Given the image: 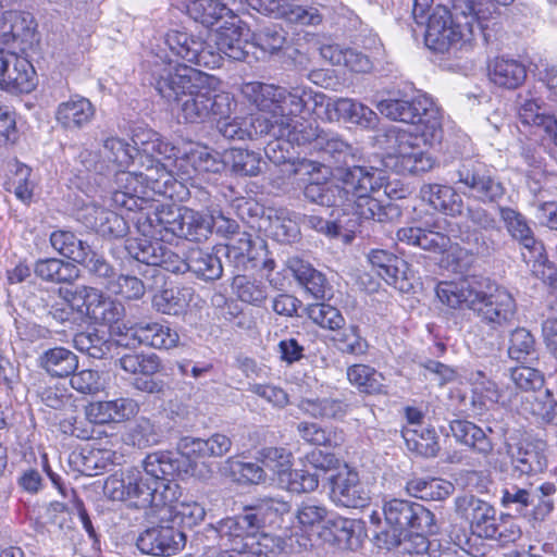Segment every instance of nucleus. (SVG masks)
I'll return each mask as SVG.
<instances>
[{
	"mask_svg": "<svg viewBox=\"0 0 557 557\" xmlns=\"http://www.w3.org/2000/svg\"><path fill=\"white\" fill-rule=\"evenodd\" d=\"M151 78L162 98L177 102L180 115L187 123L227 117L235 106L230 92L218 90L210 85L208 76L186 64L157 57Z\"/></svg>",
	"mask_w": 557,
	"mask_h": 557,
	"instance_id": "nucleus-1",
	"label": "nucleus"
},
{
	"mask_svg": "<svg viewBox=\"0 0 557 557\" xmlns=\"http://www.w3.org/2000/svg\"><path fill=\"white\" fill-rule=\"evenodd\" d=\"M438 299L453 309H469L492 330L507 326L517 312L516 300L504 287L488 285L483 289L475 276L437 284Z\"/></svg>",
	"mask_w": 557,
	"mask_h": 557,
	"instance_id": "nucleus-2",
	"label": "nucleus"
},
{
	"mask_svg": "<svg viewBox=\"0 0 557 557\" xmlns=\"http://www.w3.org/2000/svg\"><path fill=\"white\" fill-rule=\"evenodd\" d=\"M472 3L469 13L462 12L455 17L446 8L438 7L430 15L425 30V45L441 53H454L469 51L472 48L476 33L484 36L487 41L490 34V21L485 20L482 9L484 2L509 5L513 0H470Z\"/></svg>",
	"mask_w": 557,
	"mask_h": 557,
	"instance_id": "nucleus-3",
	"label": "nucleus"
},
{
	"mask_svg": "<svg viewBox=\"0 0 557 557\" xmlns=\"http://www.w3.org/2000/svg\"><path fill=\"white\" fill-rule=\"evenodd\" d=\"M240 94L259 111L270 113L267 120L286 119L289 126L299 125L305 114L310 111V103L323 104L325 96L314 92L311 88L296 86L290 89L262 82L242 84Z\"/></svg>",
	"mask_w": 557,
	"mask_h": 557,
	"instance_id": "nucleus-4",
	"label": "nucleus"
},
{
	"mask_svg": "<svg viewBox=\"0 0 557 557\" xmlns=\"http://www.w3.org/2000/svg\"><path fill=\"white\" fill-rule=\"evenodd\" d=\"M228 117L230 115L223 119H215V121H218V129L220 134L227 139H256L264 135H269L276 139L274 143L268 145L265 154L275 165L282 166L281 171L284 175L292 176L310 174L317 170L313 162L306 159L292 161L289 157L282 152L284 149V137L288 134V132H286V119L278 117V120H267L260 114L251 117L249 123H247L236 119L228 120Z\"/></svg>",
	"mask_w": 557,
	"mask_h": 557,
	"instance_id": "nucleus-5",
	"label": "nucleus"
},
{
	"mask_svg": "<svg viewBox=\"0 0 557 557\" xmlns=\"http://www.w3.org/2000/svg\"><path fill=\"white\" fill-rule=\"evenodd\" d=\"M140 165L145 169L144 172L122 169L113 173L115 188L112 191V202L116 207L140 212L141 202L153 195L173 198L177 181L166 165L162 162L153 164V160H148V164L141 161Z\"/></svg>",
	"mask_w": 557,
	"mask_h": 557,
	"instance_id": "nucleus-6",
	"label": "nucleus"
},
{
	"mask_svg": "<svg viewBox=\"0 0 557 557\" xmlns=\"http://www.w3.org/2000/svg\"><path fill=\"white\" fill-rule=\"evenodd\" d=\"M339 182L344 184L345 197L339 210L358 220L384 222L386 208L373 197L385 184L382 171L373 166H352L341 171Z\"/></svg>",
	"mask_w": 557,
	"mask_h": 557,
	"instance_id": "nucleus-7",
	"label": "nucleus"
},
{
	"mask_svg": "<svg viewBox=\"0 0 557 557\" xmlns=\"http://www.w3.org/2000/svg\"><path fill=\"white\" fill-rule=\"evenodd\" d=\"M377 111L392 121L410 124L416 137H421L423 146H432L442 139V113L428 95H418L411 100L383 99L376 104Z\"/></svg>",
	"mask_w": 557,
	"mask_h": 557,
	"instance_id": "nucleus-8",
	"label": "nucleus"
},
{
	"mask_svg": "<svg viewBox=\"0 0 557 557\" xmlns=\"http://www.w3.org/2000/svg\"><path fill=\"white\" fill-rule=\"evenodd\" d=\"M103 492L112 500L128 502L131 506L143 509L161 508L173 503V487L162 490L139 467L127 469L121 476L110 475Z\"/></svg>",
	"mask_w": 557,
	"mask_h": 557,
	"instance_id": "nucleus-9",
	"label": "nucleus"
},
{
	"mask_svg": "<svg viewBox=\"0 0 557 557\" xmlns=\"http://www.w3.org/2000/svg\"><path fill=\"white\" fill-rule=\"evenodd\" d=\"M286 127L288 134L284 137V145L311 144L313 149L322 152L324 159L336 168L338 180L342 170L354 166L349 163L356 161L359 151L338 135L313 128L305 117L299 125L289 126L287 123Z\"/></svg>",
	"mask_w": 557,
	"mask_h": 557,
	"instance_id": "nucleus-10",
	"label": "nucleus"
},
{
	"mask_svg": "<svg viewBox=\"0 0 557 557\" xmlns=\"http://www.w3.org/2000/svg\"><path fill=\"white\" fill-rule=\"evenodd\" d=\"M455 174L457 178L454 183L469 199L484 205L497 203L506 194L499 177L482 162L466 160L459 164Z\"/></svg>",
	"mask_w": 557,
	"mask_h": 557,
	"instance_id": "nucleus-11",
	"label": "nucleus"
},
{
	"mask_svg": "<svg viewBox=\"0 0 557 557\" xmlns=\"http://www.w3.org/2000/svg\"><path fill=\"white\" fill-rule=\"evenodd\" d=\"M134 152L135 148L125 139L111 136L103 140L98 152L87 149L81 151L78 160L88 172L109 175L128 169L134 162Z\"/></svg>",
	"mask_w": 557,
	"mask_h": 557,
	"instance_id": "nucleus-12",
	"label": "nucleus"
},
{
	"mask_svg": "<svg viewBox=\"0 0 557 557\" xmlns=\"http://www.w3.org/2000/svg\"><path fill=\"white\" fill-rule=\"evenodd\" d=\"M397 146L393 154L388 157L387 165L399 174H421L431 171L436 159L425 150L421 137L414 133L399 132L396 135Z\"/></svg>",
	"mask_w": 557,
	"mask_h": 557,
	"instance_id": "nucleus-13",
	"label": "nucleus"
},
{
	"mask_svg": "<svg viewBox=\"0 0 557 557\" xmlns=\"http://www.w3.org/2000/svg\"><path fill=\"white\" fill-rule=\"evenodd\" d=\"M136 545L143 554L173 556L186 545V534L163 512L160 522L143 531Z\"/></svg>",
	"mask_w": 557,
	"mask_h": 557,
	"instance_id": "nucleus-14",
	"label": "nucleus"
},
{
	"mask_svg": "<svg viewBox=\"0 0 557 557\" xmlns=\"http://www.w3.org/2000/svg\"><path fill=\"white\" fill-rule=\"evenodd\" d=\"M262 519L256 512H246L236 517H228L211 524L207 529V537L216 540L218 547L238 552L243 549L248 536L259 530Z\"/></svg>",
	"mask_w": 557,
	"mask_h": 557,
	"instance_id": "nucleus-15",
	"label": "nucleus"
},
{
	"mask_svg": "<svg viewBox=\"0 0 557 557\" xmlns=\"http://www.w3.org/2000/svg\"><path fill=\"white\" fill-rule=\"evenodd\" d=\"M385 521L388 527L407 532L409 528L436 533L433 512L423 505L404 499H392L384 505Z\"/></svg>",
	"mask_w": 557,
	"mask_h": 557,
	"instance_id": "nucleus-16",
	"label": "nucleus"
},
{
	"mask_svg": "<svg viewBox=\"0 0 557 557\" xmlns=\"http://www.w3.org/2000/svg\"><path fill=\"white\" fill-rule=\"evenodd\" d=\"M454 504L456 515L469 523L474 535L485 540L494 536L499 517L492 504L472 494L457 496Z\"/></svg>",
	"mask_w": 557,
	"mask_h": 557,
	"instance_id": "nucleus-17",
	"label": "nucleus"
},
{
	"mask_svg": "<svg viewBox=\"0 0 557 557\" xmlns=\"http://www.w3.org/2000/svg\"><path fill=\"white\" fill-rule=\"evenodd\" d=\"M165 44L173 54L187 63L207 69L221 65L219 52L199 37L181 30H170L165 35Z\"/></svg>",
	"mask_w": 557,
	"mask_h": 557,
	"instance_id": "nucleus-18",
	"label": "nucleus"
},
{
	"mask_svg": "<svg viewBox=\"0 0 557 557\" xmlns=\"http://www.w3.org/2000/svg\"><path fill=\"white\" fill-rule=\"evenodd\" d=\"M34 65L15 52L0 49V88L10 94H28L37 86Z\"/></svg>",
	"mask_w": 557,
	"mask_h": 557,
	"instance_id": "nucleus-19",
	"label": "nucleus"
},
{
	"mask_svg": "<svg viewBox=\"0 0 557 557\" xmlns=\"http://www.w3.org/2000/svg\"><path fill=\"white\" fill-rule=\"evenodd\" d=\"M451 223L445 218L434 220L426 228L420 226L400 227L396 237L399 243L431 252H444L450 245Z\"/></svg>",
	"mask_w": 557,
	"mask_h": 557,
	"instance_id": "nucleus-20",
	"label": "nucleus"
},
{
	"mask_svg": "<svg viewBox=\"0 0 557 557\" xmlns=\"http://www.w3.org/2000/svg\"><path fill=\"white\" fill-rule=\"evenodd\" d=\"M183 207L156 206L152 211L138 212L136 225L143 236L171 242L177 237Z\"/></svg>",
	"mask_w": 557,
	"mask_h": 557,
	"instance_id": "nucleus-21",
	"label": "nucleus"
},
{
	"mask_svg": "<svg viewBox=\"0 0 557 557\" xmlns=\"http://www.w3.org/2000/svg\"><path fill=\"white\" fill-rule=\"evenodd\" d=\"M74 298L82 300L84 313L91 321L120 331L119 323L125 315V308L120 301L104 297L97 288L85 285L76 287Z\"/></svg>",
	"mask_w": 557,
	"mask_h": 557,
	"instance_id": "nucleus-22",
	"label": "nucleus"
},
{
	"mask_svg": "<svg viewBox=\"0 0 557 557\" xmlns=\"http://www.w3.org/2000/svg\"><path fill=\"white\" fill-rule=\"evenodd\" d=\"M187 458L176 457L169 450H157L148 454L141 461L140 470L147 476L164 490L166 486L173 487V502L177 498L178 485L174 482L176 476L187 473Z\"/></svg>",
	"mask_w": 557,
	"mask_h": 557,
	"instance_id": "nucleus-23",
	"label": "nucleus"
},
{
	"mask_svg": "<svg viewBox=\"0 0 557 557\" xmlns=\"http://www.w3.org/2000/svg\"><path fill=\"white\" fill-rule=\"evenodd\" d=\"M332 502L346 508H363L370 502V492L361 483L356 470L344 466L329 478Z\"/></svg>",
	"mask_w": 557,
	"mask_h": 557,
	"instance_id": "nucleus-24",
	"label": "nucleus"
},
{
	"mask_svg": "<svg viewBox=\"0 0 557 557\" xmlns=\"http://www.w3.org/2000/svg\"><path fill=\"white\" fill-rule=\"evenodd\" d=\"M320 536L323 541L338 549H358L364 536L363 522L358 519L335 517L326 521Z\"/></svg>",
	"mask_w": 557,
	"mask_h": 557,
	"instance_id": "nucleus-25",
	"label": "nucleus"
},
{
	"mask_svg": "<svg viewBox=\"0 0 557 557\" xmlns=\"http://www.w3.org/2000/svg\"><path fill=\"white\" fill-rule=\"evenodd\" d=\"M36 22L28 12L5 11L0 22V41L4 45L18 44L26 51L35 40Z\"/></svg>",
	"mask_w": 557,
	"mask_h": 557,
	"instance_id": "nucleus-26",
	"label": "nucleus"
},
{
	"mask_svg": "<svg viewBox=\"0 0 557 557\" xmlns=\"http://www.w3.org/2000/svg\"><path fill=\"white\" fill-rule=\"evenodd\" d=\"M77 220L102 236L122 237L128 230L124 218L96 203L84 205Z\"/></svg>",
	"mask_w": 557,
	"mask_h": 557,
	"instance_id": "nucleus-27",
	"label": "nucleus"
},
{
	"mask_svg": "<svg viewBox=\"0 0 557 557\" xmlns=\"http://www.w3.org/2000/svg\"><path fill=\"white\" fill-rule=\"evenodd\" d=\"M225 163L208 147L194 145L177 160V169L182 172V180H191L196 175L220 173Z\"/></svg>",
	"mask_w": 557,
	"mask_h": 557,
	"instance_id": "nucleus-28",
	"label": "nucleus"
},
{
	"mask_svg": "<svg viewBox=\"0 0 557 557\" xmlns=\"http://www.w3.org/2000/svg\"><path fill=\"white\" fill-rule=\"evenodd\" d=\"M96 109L89 99L75 95L58 104L54 111L57 124L69 132H77L91 123Z\"/></svg>",
	"mask_w": 557,
	"mask_h": 557,
	"instance_id": "nucleus-29",
	"label": "nucleus"
},
{
	"mask_svg": "<svg viewBox=\"0 0 557 557\" xmlns=\"http://www.w3.org/2000/svg\"><path fill=\"white\" fill-rule=\"evenodd\" d=\"M126 335L138 341L139 344L152 347L154 349H171L178 345L180 335L171 329L169 324L161 322H138L126 327Z\"/></svg>",
	"mask_w": 557,
	"mask_h": 557,
	"instance_id": "nucleus-30",
	"label": "nucleus"
},
{
	"mask_svg": "<svg viewBox=\"0 0 557 557\" xmlns=\"http://www.w3.org/2000/svg\"><path fill=\"white\" fill-rule=\"evenodd\" d=\"M243 30L235 24V18L232 22L226 21L211 35V40L215 45L214 51L235 61H246L249 54L248 48L252 45L243 38Z\"/></svg>",
	"mask_w": 557,
	"mask_h": 557,
	"instance_id": "nucleus-31",
	"label": "nucleus"
},
{
	"mask_svg": "<svg viewBox=\"0 0 557 557\" xmlns=\"http://www.w3.org/2000/svg\"><path fill=\"white\" fill-rule=\"evenodd\" d=\"M421 200L449 216H459L463 211V200L457 190L449 185L429 183L420 187Z\"/></svg>",
	"mask_w": 557,
	"mask_h": 557,
	"instance_id": "nucleus-32",
	"label": "nucleus"
},
{
	"mask_svg": "<svg viewBox=\"0 0 557 557\" xmlns=\"http://www.w3.org/2000/svg\"><path fill=\"white\" fill-rule=\"evenodd\" d=\"M120 456L106 448H82L70 455L69 461L73 469L86 476H95L117 462Z\"/></svg>",
	"mask_w": 557,
	"mask_h": 557,
	"instance_id": "nucleus-33",
	"label": "nucleus"
},
{
	"mask_svg": "<svg viewBox=\"0 0 557 557\" xmlns=\"http://www.w3.org/2000/svg\"><path fill=\"white\" fill-rule=\"evenodd\" d=\"M132 141L134 144L132 147L139 154L140 162L144 161L146 164L148 160H153V164H157L161 162L159 158L170 159L174 154L175 148L151 128H135Z\"/></svg>",
	"mask_w": 557,
	"mask_h": 557,
	"instance_id": "nucleus-34",
	"label": "nucleus"
},
{
	"mask_svg": "<svg viewBox=\"0 0 557 557\" xmlns=\"http://www.w3.org/2000/svg\"><path fill=\"white\" fill-rule=\"evenodd\" d=\"M487 73L494 85L505 89H516L524 83L528 71L519 60L497 57L490 61Z\"/></svg>",
	"mask_w": 557,
	"mask_h": 557,
	"instance_id": "nucleus-35",
	"label": "nucleus"
},
{
	"mask_svg": "<svg viewBox=\"0 0 557 557\" xmlns=\"http://www.w3.org/2000/svg\"><path fill=\"white\" fill-rule=\"evenodd\" d=\"M456 442L469 447L475 454L487 458L494 450V444L486 432L468 420H454L449 424Z\"/></svg>",
	"mask_w": 557,
	"mask_h": 557,
	"instance_id": "nucleus-36",
	"label": "nucleus"
},
{
	"mask_svg": "<svg viewBox=\"0 0 557 557\" xmlns=\"http://www.w3.org/2000/svg\"><path fill=\"white\" fill-rule=\"evenodd\" d=\"M499 212L511 237L519 242V244L530 252L532 258L541 256L543 245L535 239L527 219L520 212L511 208H500Z\"/></svg>",
	"mask_w": 557,
	"mask_h": 557,
	"instance_id": "nucleus-37",
	"label": "nucleus"
},
{
	"mask_svg": "<svg viewBox=\"0 0 557 557\" xmlns=\"http://www.w3.org/2000/svg\"><path fill=\"white\" fill-rule=\"evenodd\" d=\"M507 454L510 459L511 475H534L547 467L545 455L532 445L509 446Z\"/></svg>",
	"mask_w": 557,
	"mask_h": 557,
	"instance_id": "nucleus-38",
	"label": "nucleus"
},
{
	"mask_svg": "<svg viewBox=\"0 0 557 557\" xmlns=\"http://www.w3.org/2000/svg\"><path fill=\"white\" fill-rule=\"evenodd\" d=\"M368 260L377 275L388 285L398 287L399 280L405 278L407 262L396 255L384 249H372L368 253Z\"/></svg>",
	"mask_w": 557,
	"mask_h": 557,
	"instance_id": "nucleus-39",
	"label": "nucleus"
},
{
	"mask_svg": "<svg viewBox=\"0 0 557 557\" xmlns=\"http://www.w3.org/2000/svg\"><path fill=\"white\" fill-rule=\"evenodd\" d=\"M231 446V438L220 433H215L207 440L187 436L180 443V448L186 456L199 458L222 457L230 451Z\"/></svg>",
	"mask_w": 557,
	"mask_h": 557,
	"instance_id": "nucleus-40",
	"label": "nucleus"
},
{
	"mask_svg": "<svg viewBox=\"0 0 557 557\" xmlns=\"http://www.w3.org/2000/svg\"><path fill=\"white\" fill-rule=\"evenodd\" d=\"M287 268L292 271L297 282L302 285L315 299H323L326 295L325 276L312 268L309 262L295 256L287 260Z\"/></svg>",
	"mask_w": 557,
	"mask_h": 557,
	"instance_id": "nucleus-41",
	"label": "nucleus"
},
{
	"mask_svg": "<svg viewBox=\"0 0 557 557\" xmlns=\"http://www.w3.org/2000/svg\"><path fill=\"white\" fill-rule=\"evenodd\" d=\"M214 227V216L183 207L177 237L190 242L207 239Z\"/></svg>",
	"mask_w": 557,
	"mask_h": 557,
	"instance_id": "nucleus-42",
	"label": "nucleus"
},
{
	"mask_svg": "<svg viewBox=\"0 0 557 557\" xmlns=\"http://www.w3.org/2000/svg\"><path fill=\"white\" fill-rule=\"evenodd\" d=\"M32 169L17 160L8 163V174L3 182L7 191L13 193L15 197L25 202H30L35 182L30 178Z\"/></svg>",
	"mask_w": 557,
	"mask_h": 557,
	"instance_id": "nucleus-43",
	"label": "nucleus"
},
{
	"mask_svg": "<svg viewBox=\"0 0 557 557\" xmlns=\"http://www.w3.org/2000/svg\"><path fill=\"white\" fill-rule=\"evenodd\" d=\"M298 408L317 419L342 420L350 411V405L333 397L302 398Z\"/></svg>",
	"mask_w": 557,
	"mask_h": 557,
	"instance_id": "nucleus-44",
	"label": "nucleus"
},
{
	"mask_svg": "<svg viewBox=\"0 0 557 557\" xmlns=\"http://www.w3.org/2000/svg\"><path fill=\"white\" fill-rule=\"evenodd\" d=\"M221 248H214L213 251L201 248H193L188 251L189 271L198 277L206 281H213L221 277L223 267L219 252Z\"/></svg>",
	"mask_w": 557,
	"mask_h": 557,
	"instance_id": "nucleus-45",
	"label": "nucleus"
},
{
	"mask_svg": "<svg viewBox=\"0 0 557 557\" xmlns=\"http://www.w3.org/2000/svg\"><path fill=\"white\" fill-rule=\"evenodd\" d=\"M187 12L191 18L207 27L213 26L226 16L234 20L232 9L227 7V0H190Z\"/></svg>",
	"mask_w": 557,
	"mask_h": 557,
	"instance_id": "nucleus-46",
	"label": "nucleus"
},
{
	"mask_svg": "<svg viewBox=\"0 0 557 557\" xmlns=\"http://www.w3.org/2000/svg\"><path fill=\"white\" fill-rule=\"evenodd\" d=\"M40 366L52 376L65 377L75 372L78 367L77 356L65 347H54L46 350L39 358Z\"/></svg>",
	"mask_w": 557,
	"mask_h": 557,
	"instance_id": "nucleus-47",
	"label": "nucleus"
},
{
	"mask_svg": "<svg viewBox=\"0 0 557 557\" xmlns=\"http://www.w3.org/2000/svg\"><path fill=\"white\" fill-rule=\"evenodd\" d=\"M334 108L345 121L364 129H373L379 124L377 114L357 100L341 98L335 101Z\"/></svg>",
	"mask_w": 557,
	"mask_h": 557,
	"instance_id": "nucleus-48",
	"label": "nucleus"
},
{
	"mask_svg": "<svg viewBox=\"0 0 557 557\" xmlns=\"http://www.w3.org/2000/svg\"><path fill=\"white\" fill-rule=\"evenodd\" d=\"M35 274L52 283H72L79 276L78 268L57 258L40 259L35 263Z\"/></svg>",
	"mask_w": 557,
	"mask_h": 557,
	"instance_id": "nucleus-49",
	"label": "nucleus"
},
{
	"mask_svg": "<svg viewBox=\"0 0 557 557\" xmlns=\"http://www.w3.org/2000/svg\"><path fill=\"white\" fill-rule=\"evenodd\" d=\"M165 240L144 236L143 238L129 239L126 249L129 256L136 261L151 267L153 271L159 265L164 253Z\"/></svg>",
	"mask_w": 557,
	"mask_h": 557,
	"instance_id": "nucleus-50",
	"label": "nucleus"
},
{
	"mask_svg": "<svg viewBox=\"0 0 557 557\" xmlns=\"http://www.w3.org/2000/svg\"><path fill=\"white\" fill-rule=\"evenodd\" d=\"M403 437L407 448L423 457H435L440 450L436 433L433 429L404 428Z\"/></svg>",
	"mask_w": 557,
	"mask_h": 557,
	"instance_id": "nucleus-51",
	"label": "nucleus"
},
{
	"mask_svg": "<svg viewBox=\"0 0 557 557\" xmlns=\"http://www.w3.org/2000/svg\"><path fill=\"white\" fill-rule=\"evenodd\" d=\"M285 547L282 537L269 533L255 532L246 540L245 547L239 549V557H273Z\"/></svg>",
	"mask_w": 557,
	"mask_h": 557,
	"instance_id": "nucleus-52",
	"label": "nucleus"
},
{
	"mask_svg": "<svg viewBox=\"0 0 557 557\" xmlns=\"http://www.w3.org/2000/svg\"><path fill=\"white\" fill-rule=\"evenodd\" d=\"M61 300L54 301L49 309V315L61 324H76L85 315L82 300H76L74 290L60 289Z\"/></svg>",
	"mask_w": 557,
	"mask_h": 557,
	"instance_id": "nucleus-53",
	"label": "nucleus"
},
{
	"mask_svg": "<svg viewBox=\"0 0 557 557\" xmlns=\"http://www.w3.org/2000/svg\"><path fill=\"white\" fill-rule=\"evenodd\" d=\"M50 244L61 256L74 261H85L89 245L78 238L73 232L58 230L51 233Z\"/></svg>",
	"mask_w": 557,
	"mask_h": 557,
	"instance_id": "nucleus-54",
	"label": "nucleus"
},
{
	"mask_svg": "<svg viewBox=\"0 0 557 557\" xmlns=\"http://www.w3.org/2000/svg\"><path fill=\"white\" fill-rule=\"evenodd\" d=\"M347 379L360 392L380 394L384 391V376L367 364H354L347 369Z\"/></svg>",
	"mask_w": 557,
	"mask_h": 557,
	"instance_id": "nucleus-55",
	"label": "nucleus"
},
{
	"mask_svg": "<svg viewBox=\"0 0 557 557\" xmlns=\"http://www.w3.org/2000/svg\"><path fill=\"white\" fill-rule=\"evenodd\" d=\"M171 521L177 525L181 523L183 527L193 528L203 521L206 517L205 507L194 500L181 502L175 506L172 503L161 507Z\"/></svg>",
	"mask_w": 557,
	"mask_h": 557,
	"instance_id": "nucleus-56",
	"label": "nucleus"
},
{
	"mask_svg": "<svg viewBox=\"0 0 557 557\" xmlns=\"http://www.w3.org/2000/svg\"><path fill=\"white\" fill-rule=\"evenodd\" d=\"M343 193L344 184L339 186L329 182H310L304 189V196L310 202L337 209L343 203L342 197H345Z\"/></svg>",
	"mask_w": 557,
	"mask_h": 557,
	"instance_id": "nucleus-57",
	"label": "nucleus"
},
{
	"mask_svg": "<svg viewBox=\"0 0 557 557\" xmlns=\"http://www.w3.org/2000/svg\"><path fill=\"white\" fill-rule=\"evenodd\" d=\"M117 363L132 375L153 376L162 369L161 359L156 354H125Z\"/></svg>",
	"mask_w": 557,
	"mask_h": 557,
	"instance_id": "nucleus-58",
	"label": "nucleus"
},
{
	"mask_svg": "<svg viewBox=\"0 0 557 557\" xmlns=\"http://www.w3.org/2000/svg\"><path fill=\"white\" fill-rule=\"evenodd\" d=\"M226 162L232 171L242 176H257L262 171V157L259 152L233 148L226 153Z\"/></svg>",
	"mask_w": 557,
	"mask_h": 557,
	"instance_id": "nucleus-59",
	"label": "nucleus"
},
{
	"mask_svg": "<svg viewBox=\"0 0 557 557\" xmlns=\"http://www.w3.org/2000/svg\"><path fill=\"white\" fill-rule=\"evenodd\" d=\"M508 356L518 362L537 358L536 342L532 333L524 327L515 329L509 336Z\"/></svg>",
	"mask_w": 557,
	"mask_h": 557,
	"instance_id": "nucleus-60",
	"label": "nucleus"
},
{
	"mask_svg": "<svg viewBox=\"0 0 557 557\" xmlns=\"http://www.w3.org/2000/svg\"><path fill=\"white\" fill-rule=\"evenodd\" d=\"M332 341L336 349L346 355L362 356L369 349L368 341L361 335L360 329L356 324L343 326L332 337Z\"/></svg>",
	"mask_w": 557,
	"mask_h": 557,
	"instance_id": "nucleus-61",
	"label": "nucleus"
},
{
	"mask_svg": "<svg viewBox=\"0 0 557 557\" xmlns=\"http://www.w3.org/2000/svg\"><path fill=\"white\" fill-rule=\"evenodd\" d=\"M469 381L472 384V403L479 408L498 403L500 391L497 384L490 380L481 370L471 372Z\"/></svg>",
	"mask_w": 557,
	"mask_h": 557,
	"instance_id": "nucleus-62",
	"label": "nucleus"
},
{
	"mask_svg": "<svg viewBox=\"0 0 557 557\" xmlns=\"http://www.w3.org/2000/svg\"><path fill=\"white\" fill-rule=\"evenodd\" d=\"M500 494V505L506 509H511L520 513L534 505L535 502L532 484H530L529 487H521L517 484L506 482L502 487Z\"/></svg>",
	"mask_w": 557,
	"mask_h": 557,
	"instance_id": "nucleus-63",
	"label": "nucleus"
},
{
	"mask_svg": "<svg viewBox=\"0 0 557 557\" xmlns=\"http://www.w3.org/2000/svg\"><path fill=\"white\" fill-rule=\"evenodd\" d=\"M544 101L529 90L524 96L519 95L518 116L522 124L541 127L549 114L545 113Z\"/></svg>",
	"mask_w": 557,
	"mask_h": 557,
	"instance_id": "nucleus-64",
	"label": "nucleus"
}]
</instances>
